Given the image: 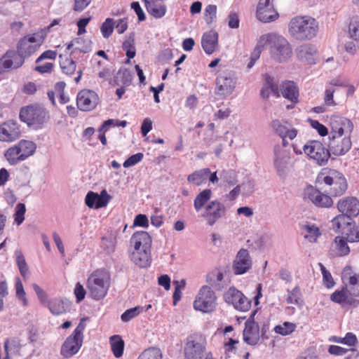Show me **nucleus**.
<instances>
[{"mask_svg":"<svg viewBox=\"0 0 359 359\" xmlns=\"http://www.w3.org/2000/svg\"><path fill=\"white\" fill-rule=\"evenodd\" d=\"M236 83V78L231 72H221L216 79L215 93L222 98H225L233 92Z\"/></svg>","mask_w":359,"mask_h":359,"instance_id":"10","label":"nucleus"},{"mask_svg":"<svg viewBox=\"0 0 359 359\" xmlns=\"http://www.w3.org/2000/svg\"><path fill=\"white\" fill-rule=\"evenodd\" d=\"M117 79H120L124 86H128L132 82L133 75L128 69L123 67L118 70Z\"/></svg>","mask_w":359,"mask_h":359,"instance_id":"54","label":"nucleus"},{"mask_svg":"<svg viewBox=\"0 0 359 359\" xmlns=\"http://www.w3.org/2000/svg\"><path fill=\"white\" fill-rule=\"evenodd\" d=\"M2 67L5 69H18L23 65L25 58L16 50H8L2 56Z\"/></svg>","mask_w":359,"mask_h":359,"instance_id":"22","label":"nucleus"},{"mask_svg":"<svg viewBox=\"0 0 359 359\" xmlns=\"http://www.w3.org/2000/svg\"><path fill=\"white\" fill-rule=\"evenodd\" d=\"M297 327V325L293 323L284 322L281 325H276L274 331L282 336H286L292 333Z\"/></svg>","mask_w":359,"mask_h":359,"instance_id":"46","label":"nucleus"},{"mask_svg":"<svg viewBox=\"0 0 359 359\" xmlns=\"http://www.w3.org/2000/svg\"><path fill=\"white\" fill-rule=\"evenodd\" d=\"M205 20L208 25L211 24L217 17V6L209 4L205 8Z\"/></svg>","mask_w":359,"mask_h":359,"instance_id":"56","label":"nucleus"},{"mask_svg":"<svg viewBox=\"0 0 359 359\" xmlns=\"http://www.w3.org/2000/svg\"><path fill=\"white\" fill-rule=\"evenodd\" d=\"M350 39L359 40V21L351 20L348 26Z\"/></svg>","mask_w":359,"mask_h":359,"instance_id":"59","label":"nucleus"},{"mask_svg":"<svg viewBox=\"0 0 359 359\" xmlns=\"http://www.w3.org/2000/svg\"><path fill=\"white\" fill-rule=\"evenodd\" d=\"M80 43H83L84 45L83 46H77L74 48V49L71 52L70 55L74 54L76 50L83 53H88L92 50V41L83 37H77L71 41L67 46V50H69L73 48L74 44Z\"/></svg>","mask_w":359,"mask_h":359,"instance_id":"33","label":"nucleus"},{"mask_svg":"<svg viewBox=\"0 0 359 359\" xmlns=\"http://www.w3.org/2000/svg\"><path fill=\"white\" fill-rule=\"evenodd\" d=\"M228 25L231 29H238L240 25V20L238 13L231 12L227 18Z\"/></svg>","mask_w":359,"mask_h":359,"instance_id":"64","label":"nucleus"},{"mask_svg":"<svg viewBox=\"0 0 359 359\" xmlns=\"http://www.w3.org/2000/svg\"><path fill=\"white\" fill-rule=\"evenodd\" d=\"M274 155V166L279 175H281L285 171L288 164L289 157L285 152L280 151L279 147H275Z\"/></svg>","mask_w":359,"mask_h":359,"instance_id":"31","label":"nucleus"},{"mask_svg":"<svg viewBox=\"0 0 359 359\" xmlns=\"http://www.w3.org/2000/svg\"><path fill=\"white\" fill-rule=\"evenodd\" d=\"M144 154L140 152L131 155L124 161L123 165L124 168H129L133 166L135 164L140 162L142 160Z\"/></svg>","mask_w":359,"mask_h":359,"instance_id":"60","label":"nucleus"},{"mask_svg":"<svg viewBox=\"0 0 359 359\" xmlns=\"http://www.w3.org/2000/svg\"><path fill=\"white\" fill-rule=\"evenodd\" d=\"M318 22L310 16H297L289 24L290 34L297 40H310L315 37L318 32Z\"/></svg>","mask_w":359,"mask_h":359,"instance_id":"1","label":"nucleus"},{"mask_svg":"<svg viewBox=\"0 0 359 359\" xmlns=\"http://www.w3.org/2000/svg\"><path fill=\"white\" fill-rule=\"evenodd\" d=\"M316 183L325 184L330 187L328 193L334 197L343 195L347 188L348 184L344 175L339 171L334 169L324 168L318 175Z\"/></svg>","mask_w":359,"mask_h":359,"instance_id":"2","label":"nucleus"},{"mask_svg":"<svg viewBox=\"0 0 359 359\" xmlns=\"http://www.w3.org/2000/svg\"><path fill=\"white\" fill-rule=\"evenodd\" d=\"M151 238L144 231L135 232L130 238V243L134 246V250H151Z\"/></svg>","mask_w":359,"mask_h":359,"instance_id":"23","label":"nucleus"},{"mask_svg":"<svg viewBox=\"0 0 359 359\" xmlns=\"http://www.w3.org/2000/svg\"><path fill=\"white\" fill-rule=\"evenodd\" d=\"M317 53L316 48L311 44L306 43L298 46L296 49L297 57L302 62H306L309 64H314V56Z\"/></svg>","mask_w":359,"mask_h":359,"instance_id":"26","label":"nucleus"},{"mask_svg":"<svg viewBox=\"0 0 359 359\" xmlns=\"http://www.w3.org/2000/svg\"><path fill=\"white\" fill-rule=\"evenodd\" d=\"M257 19L264 23L274 21L278 18V13L275 10L274 6H270L269 7L263 8L262 11H259V8H257L256 13Z\"/></svg>","mask_w":359,"mask_h":359,"instance_id":"32","label":"nucleus"},{"mask_svg":"<svg viewBox=\"0 0 359 359\" xmlns=\"http://www.w3.org/2000/svg\"><path fill=\"white\" fill-rule=\"evenodd\" d=\"M353 216L341 213L332 220V227L335 231L343 230L346 226H351Z\"/></svg>","mask_w":359,"mask_h":359,"instance_id":"37","label":"nucleus"},{"mask_svg":"<svg viewBox=\"0 0 359 359\" xmlns=\"http://www.w3.org/2000/svg\"><path fill=\"white\" fill-rule=\"evenodd\" d=\"M305 194L318 208H330L333 205V201L330 196L322 193L312 186L307 187Z\"/></svg>","mask_w":359,"mask_h":359,"instance_id":"17","label":"nucleus"},{"mask_svg":"<svg viewBox=\"0 0 359 359\" xmlns=\"http://www.w3.org/2000/svg\"><path fill=\"white\" fill-rule=\"evenodd\" d=\"M304 153L320 166L325 165L330 158V150L318 140H309L303 147Z\"/></svg>","mask_w":359,"mask_h":359,"instance_id":"8","label":"nucleus"},{"mask_svg":"<svg viewBox=\"0 0 359 359\" xmlns=\"http://www.w3.org/2000/svg\"><path fill=\"white\" fill-rule=\"evenodd\" d=\"M280 90L285 98L293 102L297 101L299 90L294 82L290 81L283 82L280 85Z\"/></svg>","mask_w":359,"mask_h":359,"instance_id":"29","label":"nucleus"},{"mask_svg":"<svg viewBox=\"0 0 359 359\" xmlns=\"http://www.w3.org/2000/svg\"><path fill=\"white\" fill-rule=\"evenodd\" d=\"M60 68L62 72L68 76L72 75L76 68V64L75 61L71 57H66L65 60L60 62Z\"/></svg>","mask_w":359,"mask_h":359,"instance_id":"44","label":"nucleus"},{"mask_svg":"<svg viewBox=\"0 0 359 359\" xmlns=\"http://www.w3.org/2000/svg\"><path fill=\"white\" fill-rule=\"evenodd\" d=\"M337 209L341 213L355 217L359 215V201L355 197H345L339 201Z\"/></svg>","mask_w":359,"mask_h":359,"instance_id":"21","label":"nucleus"},{"mask_svg":"<svg viewBox=\"0 0 359 359\" xmlns=\"http://www.w3.org/2000/svg\"><path fill=\"white\" fill-rule=\"evenodd\" d=\"M20 136L18 123L13 120H8L0 126V141L11 142Z\"/></svg>","mask_w":359,"mask_h":359,"instance_id":"16","label":"nucleus"},{"mask_svg":"<svg viewBox=\"0 0 359 359\" xmlns=\"http://www.w3.org/2000/svg\"><path fill=\"white\" fill-rule=\"evenodd\" d=\"M109 287L107 275L102 271L93 272L87 280V287L92 298L95 300L103 299L107 293Z\"/></svg>","mask_w":359,"mask_h":359,"instance_id":"6","label":"nucleus"},{"mask_svg":"<svg viewBox=\"0 0 359 359\" xmlns=\"http://www.w3.org/2000/svg\"><path fill=\"white\" fill-rule=\"evenodd\" d=\"M217 297L215 292L208 285L200 289L194 302V308L203 313H211L217 307Z\"/></svg>","mask_w":359,"mask_h":359,"instance_id":"7","label":"nucleus"},{"mask_svg":"<svg viewBox=\"0 0 359 359\" xmlns=\"http://www.w3.org/2000/svg\"><path fill=\"white\" fill-rule=\"evenodd\" d=\"M26 212L25 205L19 203L16 205L14 213V221L17 225H20L25 220V214Z\"/></svg>","mask_w":359,"mask_h":359,"instance_id":"52","label":"nucleus"},{"mask_svg":"<svg viewBox=\"0 0 359 359\" xmlns=\"http://www.w3.org/2000/svg\"><path fill=\"white\" fill-rule=\"evenodd\" d=\"M301 229L306 232L304 238L311 243L316 242L317 238L321 235L319 228L315 224H302Z\"/></svg>","mask_w":359,"mask_h":359,"instance_id":"39","label":"nucleus"},{"mask_svg":"<svg viewBox=\"0 0 359 359\" xmlns=\"http://www.w3.org/2000/svg\"><path fill=\"white\" fill-rule=\"evenodd\" d=\"M19 118L28 127L39 130L48 122L50 116L48 111L43 106L34 104L21 107Z\"/></svg>","mask_w":359,"mask_h":359,"instance_id":"4","label":"nucleus"},{"mask_svg":"<svg viewBox=\"0 0 359 359\" xmlns=\"http://www.w3.org/2000/svg\"><path fill=\"white\" fill-rule=\"evenodd\" d=\"M210 175L209 168H203L194 172L189 175L187 177V180L189 182L194 183L196 185H201L206 181Z\"/></svg>","mask_w":359,"mask_h":359,"instance_id":"36","label":"nucleus"},{"mask_svg":"<svg viewBox=\"0 0 359 359\" xmlns=\"http://www.w3.org/2000/svg\"><path fill=\"white\" fill-rule=\"evenodd\" d=\"M86 328L84 318H82L79 325L65 340L60 348V354L65 358H69L76 354L83 344V331Z\"/></svg>","mask_w":359,"mask_h":359,"instance_id":"5","label":"nucleus"},{"mask_svg":"<svg viewBox=\"0 0 359 359\" xmlns=\"http://www.w3.org/2000/svg\"><path fill=\"white\" fill-rule=\"evenodd\" d=\"M225 213L226 208L224 205L217 201H212L205 207V212L203 216L207 218L208 224L213 226Z\"/></svg>","mask_w":359,"mask_h":359,"instance_id":"18","label":"nucleus"},{"mask_svg":"<svg viewBox=\"0 0 359 359\" xmlns=\"http://www.w3.org/2000/svg\"><path fill=\"white\" fill-rule=\"evenodd\" d=\"M130 259L140 268H147L151 265V250H134L130 255Z\"/></svg>","mask_w":359,"mask_h":359,"instance_id":"25","label":"nucleus"},{"mask_svg":"<svg viewBox=\"0 0 359 359\" xmlns=\"http://www.w3.org/2000/svg\"><path fill=\"white\" fill-rule=\"evenodd\" d=\"M205 351V343L201 337L193 336L187 339L184 353L185 359H202Z\"/></svg>","mask_w":359,"mask_h":359,"instance_id":"12","label":"nucleus"},{"mask_svg":"<svg viewBox=\"0 0 359 359\" xmlns=\"http://www.w3.org/2000/svg\"><path fill=\"white\" fill-rule=\"evenodd\" d=\"M218 33L215 30L205 32L201 38V46L208 55L212 54L218 46Z\"/></svg>","mask_w":359,"mask_h":359,"instance_id":"24","label":"nucleus"},{"mask_svg":"<svg viewBox=\"0 0 359 359\" xmlns=\"http://www.w3.org/2000/svg\"><path fill=\"white\" fill-rule=\"evenodd\" d=\"M17 145L20 150L21 160L22 161L32 156L36 149V145L34 142L25 140H20Z\"/></svg>","mask_w":359,"mask_h":359,"instance_id":"34","label":"nucleus"},{"mask_svg":"<svg viewBox=\"0 0 359 359\" xmlns=\"http://www.w3.org/2000/svg\"><path fill=\"white\" fill-rule=\"evenodd\" d=\"M47 36V31L46 29H42L40 31L32 34V35H27L26 36H28V40L31 43H35V45H39V48L41 46V45L43 43L44 39H46Z\"/></svg>","mask_w":359,"mask_h":359,"instance_id":"53","label":"nucleus"},{"mask_svg":"<svg viewBox=\"0 0 359 359\" xmlns=\"http://www.w3.org/2000/svg\"><path fill=\"white\" fill-rule=\"evenodd\" d=\"M256 313V310L252 312L250 318L245 323L243 330V340L251 346L257 344L259 341V327L255 321Z\"/></svg>","mask_w":359,"mask_h":359,"instance_id":"14","label":"nucleus"},{"mask_svg":"<svg viewBox=\"0 0 359 359\" xmlns=\"http://www.w3.org/2000/svg\"><path fill=\"white\" fill-rule=\"evenodd\" d=\"M114 22L112 18H108L102 24L100 30L104 38L108 39L113 33Z\"/></svg>","mask_w":359,"mask_h":359,"instance_id":"51","label":"nucleus"},{"mask_svg":"<svg viewBox=\"0 0 359 359\" xmlns=\"http://www.w3.org/2000/svg\"><path fill=\"white\" fill-rule=\"evenodd\" d=\"M15 256L16 257V263L19 268L20 273L22 276L25 277L28 271V266L25 257L20 250L15 251Z\"/></svg>","mask_w":359,"mask_h":359,"instance_id":"49","label":"nucleus"},{"mask_svg":"<svg viewBox=\"0 0 359 359\" xmlns=\"http://www.w3.org/2000/svg\"><path fill=\"white\" fill-rule=\"evenodd\" d=\"M265 40L269 48L271 57L278 62H286L292 55V47L287 40L283 36L276 33L262 35V41Z\"/></svg>","mask_w":359,"mask_h":359,"instance_id":"3","label":"nucleus"},{"mask_svg":"<svg viewBox=\"0 0 359 359\" xmlns=\"http://www.w3.org/2000/svg\"><path fill=\"white\" fill-rule=\"evenodd\" d=\"M122 48L126 51V55L128 57L127 62H129L130 59L135 57L136 55L135 46V34L130 33L128 36L127 39L123 43Z\"/></svg>","mask_w":359,"mask_h":359,"instance_id":"38","label":"nucleus"},{"mask_svg":"<svg viewBox=\"0 0 359 359\" xmlns=\"http://www.w3.org/2000/svg\"><path fill=\"white\" fill-rule=\"evenodd\" d=\"M74 293L76 297V302L79 303L84 299L86 292L83 286L80 283L78 282L75 285Z\"/></svg>","mask_w":359,"mask_h":359,"instance_id":"63","label":"nucleus"},{"mask_svg":"<svg viewBox=\"0 0 359 359\" xmlns=\"http://www.w3.org/2000/svg\"><path fill=\"white\" fill-rule=\"evenodd\" d=\"M330 126L331 130L329 138H340L343 135H351L354 126L353 122L343 116L334 115L330 118Z\"/></svg>","mask_w":359,"mask_h":359,"instance_id":"9","label":"nucleus"},{"mask_svg":"<svg viewBox=\"0 0 359 359\" xmlns=\"http://www.w3.org/2000/svg\"><path fill=\"white\" fill-rule=\"evenodd\" d=\"M224 274L221 271H212L207 275V282L217 290H221L223 287L222 281Z\"/></svg>","mask_w":359,"mask_h":359,"instance_id":"41","label":"nucleus"},{"mask_svg":"<svg viewBox=\"0 0 359 359\" xmlns=\"http://www.w3.org/2000/svg\"><path fill=\"white\" fill-rule=\"evenodd\" d=\"M264 85L270 88L271 93L279 96L278 81L274 76L266 73L263 75Z\"/></svg>","mask_w":359,"mask_h":359,"instance_id":"43","label":"nucleus"},{"mask_svg":"<svg viewBox=\"0 0 359 359\" xmlns=\"http://www.w3.org/2000/svg\"><path fill=\"white\" fill-rule=\"evenodd\" d=\"M224 299L228 304L241 311H247L251 307V301L249 300L240 290L231 287L224 294Z\"/></svg>","mask_w":359,"mask_h":359,"instance_id":"11","label":"nucleus"},{"mask_svg":"<svg viewBox=\"0 0 359 359\" xmlns=\"http://www.w3.org/2000/svg\"><path fill=\"white\" fill-rule=\"evenodd\" d=\"M311 126L316 129L320 136L329 135L327 128L317 120L310 119Z\"/></svg>","mask_w":359,"mask_h":359,"instance_id":"62","label":"nucleus"},{"mask_svg":"<svg viewBox=\"0 0 359 359\" xmlns=\"http://www.w3.org/2000/svg\"><path fill=\"white\" fill-rule=\"evenodd\" d=\"M211 195V190L206 189L196 196L194 201V206L197 212L200 211L205 203L210 199Z\"/></svg>","mask_w":359,"mask_h":359,"instance_id":"40","label":"nucleus"},{"mask_svg":"<svg viewBox=\"0 0 359 359\" xmlns=\"http://www.w3.org/2000/svg\"><path fill=\"white\" fill-rule=\"evenodd\" d=\"M15 287L17 298L22 302L23 305L26 306L27 304V300L25 297V292L20 278L15 279Z\"/></svg>","mask_w":359,"mask_h":359,"instance_id":"57","label":"nucleus"},{"mask_svg":"<svg viewBox=\"0 0 359 359\" xmlns=\"http://www.w3.org/2000/svg\"><path fill=\"white\" fill-rule=\"evenodd\" d=\"M137 359H162V353L159 348L151 347L144 350Z\"/></svg>","mask_w":359,"mask_h":359,"instance_id":"48","label":"nucleus"},{"mask_svg":"<svg viewBox=\"0 0 359 359\" xmlns=\"http://www.w3.org/2000/svg\"><path fill=\"white\" fill-rule=\"evenodd\" d=\"M252 266V260L248 250L241 249L233 262L232 269L235 275H243Z\"/></svg>","mask_w":359,"mask_h":359,"instance_id":"15","label":"nucleus"},{"mask_svg":"<svg viewBox=\"0 0 359 359\" xmlns=\"http://www.w3.org/2000/svg\"><path fill=\"white\" fill-rule=\"evenodd\" d=\"M271 127L276 132V133L282 138V140L285 142V134L287 133V128L281 123L279 120H273L271 122Z\"/></svg>","mask_w":359,"mask_h":359,"instance_id":"58","label":"nucleus"},{"mask_svg":"<svg viewBox=\"0 0 359 359\" xmlns=\"http://www.w3.org/2000/svg\"><path fill=\"white\" fill-rule=\"evenodd\" d=\"M345 50L351 55L355 54L359 49V40L350 39L344 45Z\"/></svg>","mask_w":359,"mask_h":359,"instance_id":"61","label":"nucleus"},{"mask_svg":"<svg viewBox=\"0 0 359 359\" xmlns=\"http://www.w3.org/2000/svg\"><path fill=\"white\" fill-rule=\"evenodd\" d=\"M144 311L143 306H135L125 311L121 316V319L124 323H128L137 317Z\"/></svg>","mask_w":359,"mask_h":359,"instance_id":"47","label":"nucleus"},{"mask_svg":"<svg viewBox=\"0 0 359 359\" xmlns=\"http://www.w3.org/2000/svg\"><path fill=\"white\" fill-rule=\"evenodd\" d=\"M99 97L93 90H81L76 97V105L79 109L88 111L94 109L98 104Z\"/></svg>","mask_w":359,"mask_h":359,"instance_id":"13","label":"nucleus"},{"mask_svg":"<svg viewBox=\"0 0 359 359\" xmlns=\"http://www.w3.org/2000/svg\"><path fill=\"white\" fill-rule=\"evenodd\" d=\"M28 39V36H26L21 38L18 41L16 46L17 50L25 59L30 57L39 49V45L32 44V43H31Z\"/></svg>","mask_w":359,"mask_h":359,"instance_id":"27","label":"nucleus"},{"mask_svg":"<svg viewBox=\"0 0 359 359\" xmlns=\"http://www.w3.org/2000/svg\"><path fill=\"white\" fill-rule=\"evenodd\" d=\"M111 196L105 189L101 191L100 194L90 191L85 198V203L90 208H100L107 205Z\"/></svg>","mask_w":359,"mask_h":359,"instance_id":"19","label":"nucleus"},{"mask_svg":"<svg viewBox=\"0 0 359 359\" xmlns=\"http://www.w3.org/2000/svg\"><path fill=\"white\" fill-rule=\"evenodd\" d=\"M287 297L286 302L287 304L298 305L301 297V292L299 286H296L292 290H287Z\"/></svg>","mask_w":359,"mask_h":359,"instance_id":"55","label":"nucleus"},{"mask_svg":"<svg viewBox=\"0 0 359 359\" xmlns=\"http://www.w3.org/2000/svg\"><path fill=\"white\" fill-rule=\"evenodd\" d=\"M71 306V302L67 299L60 298L53 299L49 302L48 308L53 315H60L69 311Z\"/></svg>","mask_w":359,"mask_h":359,"instance_id":"28","label":"nucleus"},{"mask_svg":"<svg viewBox=\"0 0 359 359\" xmlns=\"http://www.w3.org/2000/svg\"><path fill=\"white\" fill-rule=\"evenodd\" d=\"M318 265L321 273L323 275V280L324 285L328 289L333 287L335 285V283L330 272L325 268V266L322 263H319Z\"/></svg>","mask_w":359,"mask_h":359,"instance_id":"50","label":"nucleus"},{"mask_svg":"<svg viewBox=\"0 0 359 359\" xmlns=\"http://www.w3.org/2000/svg\"><path fill=\"white\" fill-rule=\"evenodd\" d=\"M351 135H345L344 138H329L328 147L335 156H342L351 148Z\"/></svg>","mask_w":359,"mask_h":359,"instance_id":"20","label":"nucleus"},{"mask_svg":"<svg viewBox=\"0 0 359 359\" xmlns=\"http://www.w3.org/2000/svg\"><path fill=\"white\" fill-rule=\"evenodd\" d=\"M5 156L11 165H16L18 162L22 161L18 145L9 148L6 151Z\"/></svg>","mask_w":359,"mask_h":359,"instance_id":"42","label":"nucleus"},{"mask_svg":"<svg viewBox=\"0 0 359 359\" xmlns=\"http://www.w3.org/2000/svg\"><path fill=\"white\" fill-rule=\"evenodd\" d=\"M147 11L154 18L158 19L165 15L167 8L164 4L154 2L153 1L142 0Z\"/></svg>","mask_w":359,"mask_h":359,"instance_id":"30","label":"nucleus"},{"mask_svg":"<svg viewBox=\"0 0 359 359\" xmlns=\"http://www.w3.org/2000/svg\"><path fill=\"white\" fill-rule=\"evenodd\" d=\"M348 242V236L346 238L340 236L335 238L337 253L339 256H346L350 252V248L347 244Z\"/></svg>","mask_w":359,"mask_h":359,"instance_id":"45","label":"nucleus"},{"mask_svg":"<svg viewBox=\"0 0 359 359\" xmlns=\"http://www.w3.org/2000/svg\"><path fill=\"white\" fill-rule=\"evenodd\" d=\"M111 349L116 358H120L123 355L124 351V341L119 335H113L109 338Z\"/></svg>","mask_w":359,"mask_h":359,"instance_id":"35","label":"nucleus"}]
</instances>
